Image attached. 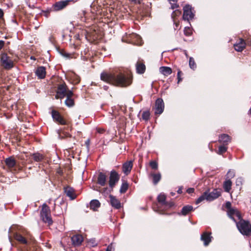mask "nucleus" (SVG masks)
I'll list each match as a JSON object with an SVG mask.
<instances>
[{"label":"nucleus","instance_id":"1","mask_svg":"<svg viewBox=\"0 0 251 251\" xmlns=\"http://www.w3.org/2000/svg\"><path fill=\"white\" fill-rule=\"evenodd\" d=\"M100 78L102 80L110 84L121 87L128 86L132 82V79L130 76H126L121 73L103 72L101 74Z\"/></svg>","mask_w":251,"mask_h":251},{"label":"nucleus","instance_id":"2","mask_svg":"<svg viewBox=\"0 0 251 251\" xmlns=\"http://www.w3.org/2000/svg\"><path fill=\"white\" fill-rule=\"evenodd\" d=\"M157 200L159 203L157 205V209L154 210L159 212L160 214H163L162 212L163 211L166 210L174 205L173 202H168L166 201V196L164 194L159 195Z\"/></svg>","mask_w":251,"mask_h":251},{"label":"nucleus","instance_id":"3","mask_svg":"<svg viewBox=\"0 0 251 251\" xmlns=\"http://www.w3.org/2000/svg\"><path fill=\"white\" fill-rule=\"evenodd\" d=\"M236 222L237 227L243 235L248 236L251 233V224L249 222L242 219Z\"/></svg>","mask_w":251,"mask_h":251},{"label":"nucleus","instance_id":"4","mask_svg":"<svg viewBox=\"0 0 251 251\" xmlns=\"http://www.w3.org/2000/svg\"><path fill=\"white\" fill-rule=\"evenodd\" d=\"M15 239L21 244L27 245L32 244L33 242L32 236L27 231L16 233Z\"/></svg>","mask_w":251,"mask_h":251},{"label":"nucleus","instance_id":"5","mask_svg":"<svg viewBox=\"0 0 251 251\" xmlns=\"http://www.w3.org/2000/svg\"><path fill=\"white\" fill-rule=\"evenodd\" d=\"M40 215L44 222L48 223L49 225L52 224L53 221L51 217L50 209L46 203L42 205Z\"/></svg>","mask_w":251,"mask_h":251},{"label":"nucleus","instance_id":"6","mask_svg":"<svg viewBox=\"0 0 251 251\" xmlns=\"http://www.w3.org/2000/svg\"><path fill=\"white\" fill-rule=\"evenodd\" d=\"M0 61L1 65L6 70H10L14 66L13 61L6 53L1 54Z\"/></svg>","mask_w":251,"mask_h":251},{"label":"nucleus","instance_id":"7","mask_svg":"<svg viewBox=\"0 0 251 251\" xmlns=\"http://www.w3.org/2000/svg\"><path fill=\"white\" fill-rule=\"evenodd\" d=\"M67 86L65 84H59L57 88V91L55 98L62 99L67 96L68 91Z\"/></svg>","mask_w":251,"mask_h":251},{"label":"nucleus","instance_id":"8","mask_svg":"<svg viewBox=\"0 0 251 251\" xmlns=\"http://www.w3.org/2000/svg\"><path fill=\"white\" fill-rule=\"evenodd\" d=\"M194 14L192 11V7L190 5H186L183 8V19L189 21L194 18Z\"/></svg>","mask_w":251,"mask_h":251},{"label":"nucleus","instance_id":"9","mask_svg":"<svg viewBox=\"0 0 251 251\" xmlns=\"http://www.w3.org/2000/svg\"><path fill=\"white\" fill-rule=\"evenodd\" d=\"M127 38L128 42L130 43L137 45H141L142 44V41L140 36L136 33L129 34Z\"/></svg>","mask_w":251,"mask_h":251},{"label":"nucleus","instance_id":"10","mask_svg":"<svg viewBox=\"0 0 251 251\" xmlns=\"http://www.w3.org/2000/svg\"><path fill=\"white\" fill-rule=\"evenodd\" d=\"M120 176L115 171L112 170L110 172L109 184L111 188H113L115 184L119 181Z\"/></svg>","mask_w":251,"mask_h":251},{"label":"nucleus","instance_id":"11","mask_svg":"<svg viewBox=\"0 0 251 251\" xmlns=\"http://www.w3.org/2000/svg\"><path fill=\"white\" fill-rule=\"evenodd\" d=\"M164 103L162 99H157L155 101V114H161L164 111Z\"/></svg>","mask_w":251,"mask_h":251},{"label":"nucleus","instance_id":"12","mask_svg":"<svg viewBox=\"0 0 251 251\" xmlns=\"http://www.w3.org/2000/svg\"><path fill=\"white\" fill-rule=\"evenodd\" d=\"M227 212L228 216L235 222H236V220L235 219V217H237L238 220H240L242 218L241 214L237 209L232 208L231 209L228 210Z\"/></svg>","mask_w":251,"mask_h":251},{"label":"nucleus","instance_id":"13","mask_svg":"<svg viewBox=\"0 0 251 251\" xmlns=\"http://www.w3.org/2000/svg\"><path fill=\"white\" fill-rule=\"evenodd\" d=\"M212 237L211 233L204 232L201 235V239L203 242L204 245L207 246L211 242Z\"/></svg>","mask_w":251,"mask_h":251},{"label":"nucleus","instance_id":"14","mask_svg":"<svg viewBox=\"0 0 251 251\" xmlns=\"http://www.w3.org/2000/svg\"><path fill=\"white\" fill-rule=\"evenodd\" d=\"M51 116L53 120L61 125H65V121L60 115L58 112L53 110L51 112Z\"/></svg>","mask_w":251,"mask_h":251},{"label":"nucleus","instance_id":"15","mask_svg":"<svg viewBox=\"0 0 251 251\" xmlns=\"http://www.w3.org/2000/svg\"><path fill=\"white\" fill-rule=\"evenodd\" d=\"M35 73L38 78H39V79L44 78L46 76V74L45 67H44L43 66L39 67L36 70Z\"/></svg>","mask_w":251,"mask_h":251},{"label":"nucleus","instance_id":"16","mask_svg":"<svg viewBox=\"0 0 251 251\" xmlns=\"http://www.w3.org/2000/svg\"><path fill=\"white\" fill-rule=\"evenodd\" d=\"M72 0H65L57 2L54 4V8L57 10H60L68 5Z\"/></svg>","mask_w":251,"mask_h":251},{"label":"nucleus","instance_id":"17","mask_svg":"<svg viewBox=\"0 0 251 251\" xmlns=\"http://www.w3.org/2000/svg\"><path fill=\"white\" fill-rule=\"evenodd\" d=\"M71 240L74 246H79L83 241V237L81 235L77 234L74 235L71 238Z\"/></svg>","mask_w":251,"mask_h":251},{"label":"nucleus","instance_id":"18","mask_svg":"<svg viewBox=\"0 0 251 251\" xmlns=\"http://www.w3.org/2000/svg\"><path fill=\"white\" fill-rule=\"evenodd\" d=\"M235 50L237 51H242L246 47L245 41L240 38L238 42L234 45Z\"/></svg>","mask_w":251,"mask_h":251},{"label":"nucleus","instance_id":"19","mask_svg":"<svg viewBox=\"0 0 251 251\" xmlns=\"http://www.w3.org/2000/svg\"><path fill=\"white\" fill-rule=\"evenodd\" d=\"M73 96V93L71 90L68 91L66 100L65 101V104L68 107H72L74 105V101L72 97Z\"/></svg>","mask_w":251,"mask_h":251},{"label":"nucleus","instance_id":"20","mask_svg":"<svg viewBox=\"0 0 251 251\" xmlns=\"http://www.w3.org/2000/svg\"><path fill=\"white\" fill-rule=\"evenodd\" d=\"M110 204L112 207L116 209H119L121 207L120 201L112 195L109 196Z\"/></svg>","mask_w":251,"mask_h":251},{"label":"nucleus","instance_id":"21","mask_svg":"<svg viewBox=\"0 0 251 251\" xmlns=\"http://www.w3.org/2000/svg\"><path fill=\"white\" fill-rule=\"evenodd\" d=\"M220 196V193L217 190H214L212 192L210 193L207 192V200L208 201H211L218 198Z\"/></svg>","mask_w":251,"mask_h":251},{"label":"nucleus","instance_id":"22","mask_svg":"<svg viewBox=\"0 0 251 251\" xmlns=\"http://www.w3.org/2000/svg\"><path fill=\"white\" fill-rule=\"evenodd\" d=\"M133 164L131 161L125 163L123 165V172L127 175L131 171Z\"/></svg>","mask_w":251,"mask_h":251},{"label":"nucleus","instance_id":"23","mask_svg":"<svg viewBox=\"0 0 251 251\" xmlns=\"http://www.w3.org/2000/svg\"><path fill=\"white\" fill-rule=\"evenodd\" d=\"M193 210V207L191 205H187L183 207L180 212L178 213L179 215L186 216Z\"/></svg>","mask_w":251,"mask_h":251},{"label":"nucleus","instance_id":"24","mask_svg":"<svg viewBox=\"0 0 251 251\" xmlns=\"http://www.w3.org/2000/svg\"><path fill=\"white\" fill-rule=\"evenodd\" d=\"M230 137L226 134H222L219 138V142L224 145H227L230 141Z\"/></svg>","mask_w":251,"mask_h":251},{"label":"nucleus","instance_id":"25","mask_svg":"<svg viewBox=\"0 0 251 251\" xmlns=\"http://www.w3.org/2000/svg\"><path fill=\"white\" fill-rule=\"evenodd\" d=\"M106 180V175L101 172L100 173L98 177V183L103 186L105 184Z\"/></svg>","mask_w":251,"mask_h":251},{"label":"nucleus","instance_id":"26","mask_svg":"<svg viewBox=\"0 0 251 251\" xmlns=\"http://www.w3.org/2000/svg\"><path fill=\"white\" fill-rule=\"evenodd\" d=\"M65 193H66V195L70 197L71 199L74 200L75 198V194L74 190L73 188L67 187L65 188Z\"/></svg>","mask_w":251,"mask_h":251},{"label":"nucleus","instance_id":"27","mask_svg":"<svg viewBox=\"0 0 251 251\" xmlns=\"http://www.w3.org/2000/svg\"><path fill=\"white\" fill-rule=\"evenodd\" d=\"M159 72L163 75L168 76L172 74V70L171 68L169 67L162 66L160 67Z\"/></svg>","mask_w":251,"mask_h":251},{"label":"nucleus","instance_id":"28","mask_svg":"<svg viewBox=\"0 0 251 251\" xmlns=\"http://www.w3.org/2000/svg\"><path fill=\"white\" fill-rule=\"evenodd\" d=\"M5 162L9 168H12L16 165V160L12 157L7 158L5 160Z\"/></svg>","mask_w":251,"mask_h":251},{"label":"nucleus","instance_id":"29","mask_svg":"<svg viewBox=\"0 0 251 251\" xmlns=\"http://www.w3.org/2000/svg\"><path fill=\"white\" fill-rule=\"evenodd\" d=\"M136 67V72L138 74H143L145 71L146 66L143 63L137 62Z\"/></svg>","mask_w":251,"mask_h":251},{"label":"nucleus","instance_id":"30","mask_svg":"<svg viewBox=\"0 0 251 251\" xmlns=\"http://www.w3.org/2000/svg\"><path fill=\"white\" fill-rule=\"evenodd\" d=\"M100 202L98 200H92L90 202V208L95 211L100 206Z\"/></svg>","mask_w":251,"mask_h":251},{"label":"nucleus","instance_id":"31","mask_svg":"<svg viewBox=\"0 0 251 251\" xmlns=\"http://www.w3.org/2000/svg\"><path fill=\"white\" fill-rule=\"evenodd\" d=\"M232 182L230 179L225 181L224 183V188L226 192H229L231 190Z\"/></svg>","mask_w":251,"mask_h":251},{"label":"nucleus","instance_id":"32","mask_svg":"<svg viewBox=\"0 0 251 251\" xmlns=\"http://www.w3.org/2000/svg\"><path fill=\"white\" fill-rule=\"evenodd\" d=\"M32 157L34 160L37 162L41 161L44 158L43 155L38 152L33 153Z\"/></svg>","mask_w":251,"mask_h":251},{"label":"nucleus","instance_id":"33","mask_svg":"<svg viewBox=\"0 0 251 251\" xmlns=\"http://www.w3.org/2000/svg\"><path fill=\"white\" fill-rule=\"evenodd\" d=\"M151 176L153 177V182L154 184H156L161 179V174L160 173H153L151 174Z\"/></svg>","mask_w":251,"mask_h":251},{"label":"nucleus","instance_id":"34","mask_svg":"<svg viewBox=\"0 0 251 251\" xmlns=\"http://www.w3.org/2000/svg\"><path fill=\"white\" fill-rule=\"evenodd\" d=\"M53 210L54 211L55 215H59L62 213V210L61 209L60 206L56 205L55 203H54V208Z\"/></svg>","mask_w":251,"mask_h":251},{"label":"nucleus","instance_id":"35","mask_svg":"<svg viewBox=\"0 0 251 251\" xmlns=\"http://www.w3.org/2000/svg\"><path fill=\"white\" fill-rule=\"evenodd\" d=\"M189 65L190 67L193 70H195L197 67L194 59L192 57L189 58Z\"/></svg>","mask_w":251,"mask_h":251},{"label":"nucleus","instance_id":"36","mask_svg":"<svg viewBox=\"0 0 251 251\" xmlns=\"http://www.w3.org/2000/svg\"><path fill=\"white\" fill-rule=\"evenodd\" d=\"M128 185L126 182H124L122 183L120 191L121 193H125L128 189Z\"/></svg>","mask_w":251,"mask_h":251},{"label":"nucleus","instance_id":"37","mask_svg":"<svg viewBox=\"0 0 251 251\" xmlns=\"http://www.w3.org/2000/svg\"><path fill=\"white\" fill-rule=\"evenodd\" d=\"M207 192H204L203 195H202L201 196H200L197 200L196 203L198 204L201 201H202L204 200H207Z\"/></svg>","mask_w":251,"mask_h":251},{"label":"nucleus","instance_id":"38","mask_svg":"<svg viewBox=\"0 0 251 251\" xmlns=\"http://www.w3.org/2000/svg\"><path fill=\"white\" fill-rule=\"evenodd\" d=\"M227 150V147L225 146V145L220 146L219 147V150L217 151V153L219 154H222L223 153L225 152Z\"/></svg>","mask_w":251,"mask_h":251},{"label":"nucleus","instance_id":"39","mask_svg":"<svg viewBox=\"0 0 251 251\" xmlns=\"http://www.w3.org/2000/svg\"><path fill=\"white\" fill-rule=\"evenodd\" d=\"M142 118L145 121H148L150 119V113L149 111H144L142 115Z\"/></svg>","mask_w":251,"mask_h":251},{"label":"nucleus","instance_id":"40","mask_svg":"<svg viewBox=\"0 0 251 251\" xmlns=\"http://www.w3.org/2000/svg\"><path fill=\"white\" fill-rule=\"evenodd\" d=\"M150 165L152 169L156 170L158 168V164L157 162L154 161L150 162Z\"/></svg>","mask_w":251,"mask_h":251},{"label":"nucleus","instance_id":"41","mask_svg":"<svg viewBox=\"0 0 251 251\" xmlns=\"http://www.w3.org/2000/svg\"><path fill=\"white\" fill-rule=\"evenodd\" d=\"M181 14V11L179 10H175L172 14V17L174 19L176 16H179Z\"/></svg>","mask_w":251,"mask_h":251},{"label":"nucleus","instance_id":"42","mask_svg":"<svg viewBox=\"0 0 251 251\" xmlns=\"http://www.w3.org/2000/svg\"><path fill=\"white\" fill-rule=\"evenodd\" d=\"M184 33L185 35L190 36L192 33L191 29L188 27H185L184 29Z\"/></svg>","mask_w":251,"mask_h":251},{"label":"nucleus","instance_id":"43","mask_svg":"<svg viewBox=\"0 0 251 251\" xmlns=\"http://www.w3.org/2000/svg\"><path fill=\"white\" fill-rule=\"evenodd\" d=\"M88 243L92 247H95L97 245V243H96L95 240L93 239H90Z\"/></svg>","mask_w":251,"mask_h":251},{"label":"nucleus","instance_id":"44","mask_svg":"<svg viewBox=\"0 0 251 251\" xmlns=\"http://www.w3.org/2000/svg\"><path fill=\"white\" fill-rule=\"evenodd\" d=\"M227 176L229 178H232L235 176V172L233 171L229 170L227 173Z\"/></svg>","mask_w":251,"mask_h":251},{"label":"nucleus","instance_id":"45","mask_svg":"<svg viewBox=\"0 0 251 251\" xmlns=\"http://www.w3.org/2000/svg\"><path fill=\"white\" fill-rule=\"evenodd\" d=\"M181 74H182L181 71L179 70L177 74V79H178V81H177L178 83H179L182 80V78L180 77Z\"/></svg>","mask_w":251,"mask_h":251},{"label":"nucleus","instance_id":"46","mask_svg":"<svg viewBox=\"0 0 251 251\" xmlns=\"http://www.w3.org/2000/svg\"><path fill=\"white\" fill-rule=\"evenodd\" d=\"M243 178L241 177H239L237 179L236 183L237 185H240L242 184Z\"/></svg>","mask_w":251,"mask_h":251},{"label":"nucleus","instance_id":"47","mask_svg":"<svg viewBox=\"0 0 251 251\" xmlns=\"http://www.w3.org/2000/svg\"><path fill=\"white\" fill-rule=\"evenodd\" d=\"M171 5V8L172 9H174L178 7V5L176 3V2H170Z\"/></svg>","mask_w":251,"mask_h":251},{"label":"nucleus","instance_id":"48","mask_svg":"<svg viewBox=\"0 0 251 251\" xmlns=\"http://www.w3.org/2000/svg\"><path fill=\"white\" fill-rule=\"evenodd\" d=\"M231 203L229 201H227L226 203V208L228 209V210H230V209H232L231 207Z\"/></svg>","mask_w":251,"mask_h":251},{"label":"nucleus","instance_id":"49","mask_svg":"<svg viewBox=\"0 0 251 251\" xmlns=\"http://www.w3.org/2000/svg\"><path fill=\"white\" fill-rule=\"evenodd\" d=\"M75 77H76V78H75V80H74V83H75V84H77V83H78L79 82V81H80V78H79V77L78 76H75Z\"/></svg>","mask_w":251,"mask_h":251},{"label":"nucleus","instance_id":"50","mask_svg":"<svg viewBox=\"0 0 251 251\" xmlns=\"http://www.w3.org/2000/svg\"><path fill=\"white\" fill-rule=\"evenodd\" d=\"M97 131L99 133H103L104 131V130L103 128H99L97 129Z\"/></svg>","mask_w":251,"mask_h":251},{"label":"nucleus","instance_id":"51","mask_svg":"<svg viewBox=\"0 0 251 251\" xmlns=\"http://www.w3.org/2000/svg\"><path fill=\"white\" fill-rule=\"evenodd\" d=\"M194 192V188H189L187 190V192L189 194L192 193Z\"/></svg>","mask_w":251,"mask_h":251},{"label":"nucleus","instance_id":"52","mask_svg":"<svg viewBox=\"0 0 251 251\" xmlns=\"http://www.w3.org/2000/svg\"><path fill=\"white\" fill-rule=\"evenodd\" d=\"M4 45V42L2 40H0V50L3 48Z\"/></svg>","mask_w":251,"mask_h":251},{"label":"nucleus","instance_id":"53","mask_svg":"<svg viewBox=\"0 0 251 251\" xmlns=\"http://www.w3.org/2000/svg\"><path fill=\"white\" fill-rule=\"evenodd\" d=\"M112 245H109L106 250V251H112Z\"/></svg>","mask_w":251,"mask_h":251},{"label":"nucleus","instance_id":"54","mask_svg":"<svg viewBox=\"0 0 251 251\" xmlns=\"http://www.w3.org/2000/svg\"><path fill=\"white\" fill-rule=\"evenodd\" d=\"M90 139H87L86 141H85V144L87 145V147H88L90 145Z\"/></svg>","mask_w":251,"mask_h":251},{"label":"nucleus","instance_id":"55","mask_svg":"<svg viewBox=\"0 0 251 251\" xmlns=\"http://www.w3.org/2000/svg\"><path fill=\"white\" fill-rule=\"evenodd\" d=\"M174 22H175V26H176V28H175V29L176 28H177L178 26H179V23L178 22H176L174 21Z\"/></svg>","mask_w":251,"mask_h":251},{"label":"nucleus","instance_id":"56","mask_svg":"<svg viewBox=\"0 0 251 251\" xmlns=\"http://www.w3.org/2000/svg\"><path fill=\"white\" fill-rule=\"evenodd\" d=\"M177 193L178 194H181L182 193V187H180L178 190H177Z\"/></svg>","mask_w":251,"mask_h":251},{"label":"nucleus","instance_id":"57","mask_svg":"<svg viewBox=\"0 0 251 251\" xmlns=\"http://www.w3.org/2000/svg\"><path fill=\"white\" fill-rule=\"evenodd\" d=\"M3 15V11L1 9H0V18L2 17Z\"/></svg>","mask_w":251,"mask_h":251},{"label":"nucleus","instance_id":"58","mask_svg":"<svg viewBox=\"0 0 251 251\" xmlns=\"http://www.w3.org/2000/svg\"><path fill=\"white\" fill-rule=\"evenodd\" d=\"M183 52H184V54L185 55L186 57H188V53H187V50H183Z\"/></svg>","mask_w":251,"mask_h":251},{"label":"nucleus","instance_id":"59","mask_svg":"<svg viewBox=\"0 0 251 251\" xmlns=\"http://www.w3.org/2000/svg\"><path fill=\"white\" fill-rule=\"evenodd\" d=\"M103 89H104V90H106H106H108V88H109V87H108V86L104 85V86L103 87Z\"/></svg>","mask_w":251,"mask_h":251},{"label":"nucleus","instance_id":"60","mask_svg":"<svg viewBox=\"0 0 251 251\" xmlns=\"http://www.w3.org/2000/svg\"><path fill=\"white\" fill-rule=\"evenodd\" d=\"M170 2H176L177 0H169Z\"/></svg>","mask_w":251,"mask_h":251},{"label":"nucleus","instance_id":"61","mask_svg":"<svg viewBox=\"0 0 251 251\" xmlns=\"http://www.w3.org/2000/svg\"><path fill=\"white\" fill-rule=\"evenodd\" d=\"M171 195H172V196H174V195H175V193H173V192H171Z\"/></svg>","mask_w":251,"mask_h":251},{"label":"nucleus","instance_id":"62","mask_svg":"<svg viewBox=\"0 0 251 251\" xmlns=\"http://www.w3.org/2000/svg\"><path fill=\"white\" fill-rule=\"evenodd\" d=\"M249 113L251 115V107L250 108V109L249 111Z\"/></svg>","mask_w":251,"mask_h":251},{"label":"nucleus","instance_id":"63","mask_svg":"<svg viewBox=\"0 0 251 251\" xmlns=\"http://www.w3.org/2000/svg\"><path fill=\"white\" fill-rule=\"evenodd\" d=\"M70 136V134L69 133H68L67 136Z\"/></svg>","mask_w":251,"mask_h":251}]
</instances>
